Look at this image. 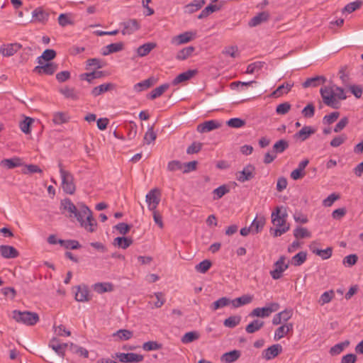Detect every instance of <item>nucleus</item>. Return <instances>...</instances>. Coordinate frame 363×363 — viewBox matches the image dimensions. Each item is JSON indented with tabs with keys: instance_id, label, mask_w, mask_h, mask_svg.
I'll return each instance as SVG.
<instances>
[{
	"instance_id": "nucleus-45",
	"label": "nucleus",
	"mask_w": 363,
	"mask_h": 363,
	"mask_svg": "<svg viewBox=\"0 0 363 363\" xmlns=\"http://www.w3.org/2000/svg\"><path fill=\"white\" fill-rule=\"evenodd\" d=\"M199 338V334L196 331H191L186 333L181 339V341L184 344L191 343Z\"/></svg>"
},
{
	"instance_id": "nucleus-27",
	"label": "nucleus",
	"mask_w": 363,
	"mask_h": 363,
	"mask_svg": "<svg viewBox=\"0 0 363 363\" xmlns=\"http://www.w3.org/2000/svg\"><path fill=\"white\" fill-rule=\"evenodd\" d=\"M269 18V14L267 11H262L257 13L249 22V26L250 27H255L260 23L267 21Z\"/></svg>"
},
{
	"instance_id": "nucleus-49",
	"label": "nucleus",
	"mask_w": 363,
	"mask_h": 363,
	"mask_svg": "<svg viewBox=\"0 0 363 363\" xmlns=\"http://www.w3.org/2000/svg\"><path fill=\"white\" fill-rule=\"evenodd\" d=\"M150 297H155L157 299V301L154 303L152 308H161L166 301L164 294L160 291L154 293L152 295H150Z\"/></svg>"
},
{
	"instance_id": "nucleus-30",
	"label": "nucleus",
	"mask_w": 363,
	"mask_h": 363,
	"mask_svg": "<svg viewBox=\"0 0 363 363\" xmlns=\"http://www.w3.org/2000/svg\"><path fill=\"white\" fill-rule=\"evenodd\" d=\"M92 288L96 292L103 294L112 291L113 290V285L110 282H98L94 284Z\"/></svg>"
},
{
	"instance_id": "nucleus-36",
	"label": "nucleus",
	"mask_w": 363,
	"mask_h": 363,
	"mask_svg": "<svg viewBox=\"0 0 363 363\" xmlns=\"http://www.w3.org/2000/svg\"><path fill=\"white\" fill-rule=\"evenodd\" d=\"M294 86V83L286 82L279 86L276 90H274L272 95L275 97H279L283 94H287L291 88Z\"/></svg>"
},
{
	"instance_id": "nucleus-39",
	"label": "nucleus",
	"mask_w": 363,
	"mask_h": 363,
	"mask_svg": "<svg viewBox=\"0 0 363 363\" xmlns=\"http://www.w3.org/2000/svg\"><path fill=\"white\" fill-rule=\"evenodd\" d=\"M169 87L168 84H163L155 89H152L149 94L148 98L150 99H155L160 96Z\"/></svg>"
},
{
	"instance_id": "nucleus-62",
	"label": "nucleus",
	"mask_w": 363,
	"mask_h": 363,
	"mask_svg": "<svg viewBox=\"0 0 363 363\" xmlns=\"http://www.w3.org/2000/svg\"><path fill=\"white\" fill-rule=\"evenodd\" d=\"M226 124L230 128H242V126H244L245 124V122L244 120H242L240 118H230V120H228L226 122Z\"/></svg>"
},
{
	"instance_id": "nucleus-56",
	"label": "nucleus",
	"mask_w": 363,
	"mask_h": 363,
	"mask_svg": "<svg viewBox=\"0 0 363 363\" xmlns=\"http://www.w3.org/2000/svg\"><path fill=\"white\" fill-rule=\"evenodd\" d=\"M347 135L345 134H341L335 136L330 141V145L333 147H337L345 143L347 140Z\"/></svg>"
},
{
	"instance_id": "nucleus-32",
	"label": "nucleus",
	"mask_w": 363,
	"mask_h": 363,
	"mask_svg": "<svg viewBox=\"0 0 363 363\" xmlns=\"http://www.w3.org/2000/svg\"><path fill=\"white\" fill-rule=\"evenodd\" d=\"M55 56L56 52L54 50L47 49L37 58V62L39 65H41L43 62H51L50 61L53 60Z\"/></svg>"
},
{
	"instance_id": "nucleus-41",
	"label": "nucleus",
	"mask_w": 363,
	"mask_h": 363,
	"mask_svg": "<svg viewBox=\"0 0 363 363\" xmlns=\"http://www.w3.org/2000/svg\"><path fill=\"white\" fill-rule=\"evenodd\" d=\"M194 51V48L193 46L184 48L177 53L176 58L179 60H184L190 57Z\"/></svg>"
},
{
	"instance_id": "nucleus-21",
	"label": "nucleus",
	"mask_w": 363,
	"mask_h": 363,
	"mask_svg": "<svg viewBox=\"0 0 363 363\" xmlns=\"http://www.w3.org/2000/svg\"><path fill=\"white\" fill-rule=\"evenodd\" d=\"M49 347H51L57 354V355L61 357H64L67 344L61 343L56 338H53L50 340Z\"/></svg>"
},
{
	"instance_id": "nucleus-10",
	"label": "nucleus",
	"mask_w": 363,
	"mask_h": 363,
	"mask_svg": "<svg viewBox=\"0 0 363 363\" xmlns=\"http://www.w3.org/2000/svg\"><path fill=\"white\" fill-rule=\"evenodd\" d=\"M121 33L123 35H129L140 28V24L136 19H129L120 23Z\"/></svg>"
},
{
	"instance_id": "nucleus-12",
	"label": "nucleus",
	"mask_w": 363,
	"mask_h": 363,
	"mask_svg": "<svg viewBox=\"0 0 363 363\" xmlns=\"http://www.w3.org/2000/svg\"><path fill=\"white\" fill-rule=\"evenodd\" d=\"M58 66L54 62H43L41 65H37L34 68V72L38 74L52 75L57 69Z\"/></svg>"
},
{
	"instance_id": "nucleus-15",
	"label": "nucleus",
	"mask_w": 363,
	"mask_h": 363,
	"mask_svg": "<svg viewBox=\"0 0 363 363\" xmlns=\"http://www.w3.org/2000/svg\"><path fill=\"white\" fill-rule=\"evenodd\" d=\"M309 161L308 159L301 160L298 167L291 172L290 177L293 180H298L303 177L306 174L305 169L308 164Z\"/></svg>"
},
{
	"instance_id": "nucleus-63",
	"label": "nucleus",
	"mask_w": 363,
	"mask_h": 363,
	"mask_svg": "<svg viewBox=\"0 0 363 363\" xmlns=\"http://www.w3.org/2000/svg\"><path fill=\"white\" fill-rule=\"evenodd\" d=\"M340 116V113L338 111H334L330 113L328 115H325L323 118V123L325 125H330L333 123Z\"/></svg>"
},
{
	"instance_id": "nucleus-53",
	"label": "nucleus",
	"mask_w": 363,
	"mask_h": 363,
	"mask_svg": "<svg viewBox=\"0 0 363 363\" xmlns=\"http://www.w3.org/2000/svg\"><path fill=\"white\" fill-rule=\"evenodd\" d=\"M69 120V116L67 114L63 112H57L53 116V122L57 125H60L67 122Z\"/></svg>"
},
{
	"instance_id": "nucleus-33",
	"label": "nucleus",
	"mask_w": 363,
	"mask_h": 363,
	"mask_svg": "<svg viewBox=\"0 0 363 363\" xmlns=\"http://www.w3.org/2000/svg\"><path fill=\"white\" fill-rule=\"evenodd\" d=\"M123 49V43L121 42L111 43L103 48V55H108L111 53L117 52Z\"/></svg>"
},
{
	"instance_id": "nucleus-37",
	"label": "nucleus",
	"mask_w": 363,
	"mask_h": 363,
	"mask_svg": "<svg viewBox=\"0 0 363 363\" xmlns=\"http://www.w3.org/2000/svg\"><path fill=\"white\" fill-rule=\"evenodd\" d=\"M154 83V79L153 78H148L145 80H143L142 82H140L138 83H136L133 86V90L135 92H141L149 87H150Z\"/></svg>"
},
{
	"instance_id": "nucleus-61",
	"label": "nucleus",
	"mask_w": 363,
	"mask_h": 363,
	"mask_svg": "<svg viewBox=\"0 0 363 363\" xmlns=\"http://www.w3.org/2000/svg\"><path fill=\"white\" fill-rule=\"evenodd\" d=\"M362 4V3L361 1H354L350 2L344 7V9H342V13L347 12L348 13H350L354 11L355 10L358 9L361 6Z\"/></svg>"
},
{
	"instance_id": "nucleus-4",
	"label": "nucleus",
	"mask_w": 363,
	"mask_h": 363,
	"mask_svg": "<svg viewBox=\"0 0 363 363\" xmlns=\"http://www.w3.org/2000/svg\"><path fill=\"white\" fill-rule=\"evenodd\" d=\"M59 172L61 178V187L63 191L72 195L76 191V184L74 175L71 172L65 169L61 162H58Z\"/></svg>"
},
{
	"instance_id": "nucleus-57",
	"label": "nucleus",
	"mask_w": 363,
	"mask_h": 363,
	"mask_svg": "<svg viewBox=\"0 0 363 363\" xmlns=\"http://www.w3.org/2000/svg\"><path fill=\"white\" fill-rule=\"evenodd\" d=\"M167 169L169 172L182 171L183 169V163L179 160H172L167 164Z\"/></svg>"
},
{
	"instance_id": "nucleus-5",
	"label": "nucleus",
	"mask_w": 363,
	"mask_h": 363,
	"mask_svg": "<svg viewBox=\"0 0 363 363\" xmlns=\"http://www.w3.org/2000/svg\"><path fill=\"white\" fill-rule=\"evenodd\" d=\"M11 318L16 323L28 326L34 325L39 321V315L37 313L28 311L14 310L12 311Z\"/></svg>"
},
{
	"instance_id": "nucleus-47",
	"label": "nucleus",
	"mask_w": 363,
	"mask_h": 363,
	"mask_svg": "<svg viewBox=\"0 0 363 363\" xmlns=\"http://www.w3.org/2000/svg\"><path fill=\"white\" fill-rule=\"evenodd\" d=\"M241 321V317L240 315H232L226 318L223 325L229 328H233L240 324Z\"/></svg>"
},
{
	"instance_id": "nucleus-43",
	"label": "nucleus",
	"mask_w": 363,
	"mask_h": 363,
	"mask_svg": "<svg viewBox=\"0 0 363 363\" xmlns=\"http://www.w3.org/2000/svg\"><path fill=\"white\" fill-rule=\"evenodd\" d=\"M349 345L348 341L339 342L330 349V354L332 356H336L340 354Z\"/></svg>"
},
{
	"instance_id": "nucleus-11",
	"label": "nucleus",
	"mask_w": 363,
	"mask_h": 363,
	"mask_svg": "<svg viewBox=\"0 0 363 363\" xmlns=\"http://www.w3.org/2000/svg\"><path fill=\"white\" fill-rule=\"evenodd\" d=\"M255 174V167L252 164L246 165L242 171L236 173V179L240 182L251 180Z\"/></svg>"
},
{
	"instance_id": "nucleus-58",
	"label": "nucleus",
	"mask_w": 363,
	"mask_h": 363,
	"mask_svg": "<svg viewBox=\"0 0 363 363\" xmlns=\"http://www.w3.org/2000/svg\"><path fill=\"white\" fill-rule=\"evenodd\" d=\"M60 244L66 249L75 250L80 247L79 242L75 240H62L60 241Z\"/></svg>"
},
{
	"instance_id": "nucleus-51",
	"label": "nucleus",
	"mask_w": 363,
	"mask_h": 363,
	"mask_svg": "<svg viewBox=\"0 0 363 363\" xmlns=\"http://www.w3.org/2000/svg\"><path fill=\"white\" fill-rule=\"evenodd\" d=\"M157 138V135L154 131L153 126H149L144 136V140L146 144L149 145L153 143Z\"/></svg>"
},
{
	"instance_id": "nucleus-55",
	"label": "nucleus",
	"mask_w": 363,
	"mask_h": 363,
	"mask_svg": "<svg viewBox=\"0 0 363 363\" xmlns=\"http://www.w3.org/2000/svg\"><path fill=\"white\" fill-rule=\"evenodd\" d=\"M102 76V72H92L90 73H84L80 75V79L82 80H86L88 82L91 83L94 79L100 78Z\"/></svg>"
},
{
	"instance_id": "nucleus-28",
	"label": "nucleus",
	"mask_w": 363,
	"mask_h": 363,
	"mask_svg": "<svg viewBox=\"0 0 363 363\" xmlns=\"http://www.w3.org/2000/svg\"><path fill=\"white\" fill-rule=\"evenodd\" d=\"M206 4L205 0H194L184 6L186 13H193L199 10Z\"/></svg>"
},
{
	"instance_id": "nucleus-19",
	"label": "nucleus",
	"mask_w": 363,
	"mask_h": 363,
	"mask_svg": "<svg viewBox=\"0 0 363 363\" xmlns=\"http://www.w3.org/2000/svg\"><path fill=\"white\" fill-rule=\"evenodd\" d=\"M0 255L4 258L11 259L17 257L18 252L13 246L2 245H0Z\"/></svg>"
},
{
	"instance_id": "nucleus-18",
	"label": "nucleus",
	"mask_w": 363,
	"mask_h": 363,
	"mask_svg": "<svg viewBox=\"0 0 363 363\" xmlns=\"http://www.w3.org/2000/svg\"><path fill=\"white\" fill-rule=\"evenodd\" d=\"M294 325L292 323H288L280 325L275 330L274 340H279L285 337L289 332L293 330Z\"/></svg>"
},
{
	"instance_id": "nucleus-60",
	"label": "nucleus",
	"mask_w": 363,
	"mask_h": 363,
	"mask_svg": "<svg viewBox=\"0 0 363 363\" xmlns=\"http://www.w3.org/2000/svg\"><path fill=\"white\" fill-rule=\"evenodd\" d=\"M294 235L296 238H309L311 233L306 228L297 227L294 231Z\"/></svg>"
},
{
	"instance_id": "nucleus-46",
	"label": "nucleus",
	"mask_w": 363,
	"mask_h": 363,
	"mask_svg": "<svg viewBox=\"0 0 363 363\" xmlns=\"http://www.w3.org/2000/svg\"><path fill=\"white\" fill-rule=\"evenodd\" d=\"M230 191V188L225 185H221L213 191V199L218 200Z\"/></svg>"
},
{
	"instance_id": "nucleus-9",
	"label": "nucleus",
	"mask_w": 363,
	"mask_h": 363,
	"mask_svg": "<svg viewBox=\"0 0 363 363\" xmlns=\"http://www.w3.org/2000/svg\"><path fill=\"white\" fill-rule=\"evenodd\" d=\"M160 191L157 189H152L146 194L145 201L150 211L156 210L160 201Z\"/></svg>"
},
{
	"instance_id": "nucleus-22",
	"label": "nucleus",
	"mask_w": 363,
	"mask_h": 363,
	"mask_svg": "<svg viewBox=\"0 0 363 363\" xmlns=\"http://www.w3.org/2000/svg\"><path fill=\"white\" fill-rule=\"evenodd\" d=\"M32 18L34 21L45 23L49 18V13L42 8L38 7L33 11Z\"/></svg>"
},
{
	"instance_id": "nucleus-24",
	"label": "nucleus",
	"mask_w": 363,
	"mask_h": 363,
	"mask_svg": "<svg viewBox=\"0 0 363 363\" xmlns=\"http://www.w3.org/2000/svg\"><path fill=\"white\" fill-rule=\"evenodd\" d=\"M197 71L196 69H189L186 72H184L179 74H178L172 81L173 85H177L179 83L183 82H186L193 77Z\"/></svg>"
},
{
	"instance_id": "nucleus-59",
	"label": "nucleus",
	"mask_w": 363,
	"mask_h": 363,
	"mask_svg": "<svg viewBox=\"0 0 363 363\" xmlns=\"http://www.w3.org/2000/svg\"><path fill=\"white\" fill-rule=\"evenodd\" d=\"M211 266V261L208 259H204L202 262H199L198 264H196L195 269L197 272L204 274L210 269Z\"/></svg>"
},
{
	"instance_id": "nucleus-40",
	"label": "nucleus",
	"mask_w": 363,
	"mask_h": 363,
	"mask_svg": "<svg viewBox=\"0 0 363 363\" xmlns=\"http://www.w3.org/2000/svg\"><path fill=\"white\" fill-rule=\"evenodd\" d=\"M264 325V322L259 320H254L250 323L245 328L247 333H254L260 330Z\"/></svg>"
},
{
	"instance_id": "nucleus-16",
	"label": "nucleus",
	"mask_w": 363,
	"mask_h": 363,
	"mask_svg": "<svg viewBox=\"0 0 363 363\" xmlns=\"http://www.w3.org/2000/svg\"><path fill=\"white\" fill-rule=\"evenodd\" d=\"M21 48V45L17 43L5 44L0 47V53L4 57H11L16 53Z\"/></svg>"
},
{
	"instance_id": "nucleus-13",
	"label": "nucleus",
	"mask_w": 363,
	"mask_h": 363,
	"mask_svg": "<svg viewBox=\"0 0 363 363\" xmlns=\"http://www.w3.org/2000/svg\"><path fill=\"white\" fill-rule=\"evenodd\" d=\"M282 350L280 344H274L262 352V357L266 361H269L281 353Z\"/></svg>"
},
{
	"instance_id": "nucleus-3",
	"label": "nucleus",
	"mask_w": 363,
	"mask_h": 363,
	"mask_svg": "<svg viewBox=\"0 0 363 363\" xmlns=\"http://www.w3.org/2000/svg\"><path fill=\"white\" fill-rule=\"evenodd\" d=\"M287 216L286 208L283 206H277L272 211V223L276 227L272 233L274 237H279L289 230L290 225L286 223Z\"/></svg>"
},
{
	"instance_id": "nucleus-35",
	"label": "nucleus",
	"mask_w": 363,
	"mask_h": 363,
	"mask_svg": "<svg viewBox=\"0 0 363 363\" xmlns=\"http://www.w3.org/2000/svg\"><path fill=\"white\" fill-rule=\"evenodd\" d=\"M155 43H147L138 48L136 52L139 57H145L148 55L152 50L156 48Z\"/></svg>"
},
{
	"instance_id": "nucleus-44",
	"label": "nucleus",
	"mask_w": 363,
	"mask_h": 363,
	"mask_svg": "<svg viewBox=\"0 0 363 363\" xmlns=\"http://www.w3.org/2000/svg\"><path fill=\"white\" fill-rule=\"evenodd\" d=\"M231 304V300L227 297H222L214 301L211 308L213 311H216Z\"/></svg>"
},
{
	"instance_id": "nucleus-34",
	"label": "nucleus",
	"mask_w": 363,
	"mask_h": 363,
	"mask_svg": "<svg viewBox=\"0 0 363 363\" xmlns=\"http://www.w3.org/2000/svg\"><path fill=\"white\" fill-rule=\"evenodd\" d=\"M240 357V352L239 350H234L224 353L221 356V361L225 363H232L235 362Z\"/></svg>"
},
{
	"instance_id": "nucleus-50",
	"label": "nucleus",
	"mask_w": 363,
	"mask_h": 363,
	"mask_svg": "<svg viewBox=\"0 0 363 363\" xmlns=\"http://www.w3.org/2000/svg\"><path fill=\"white\" fill-rule=\"evenodd\" d=\"M313 252L315 253L316 255L320 257L323 259H329L333 254V249L332 247H327L325 250H320L316 249L313 250Z\"/></svg>"
},
{
	"instance_id": "nucleus-6",
	"label": "nucleus",
	"mask_w": 363,
	"mask_h": 363,
	"mask_svg": "<svg viewBox=\"0 0 363 363\" xmlns=\"http://www.w3.org/2000/svg\"><path fill=\"white\" fill-rule=\"evenodd\" d=\"M280 308L279 303L277 302H270L263 307H257L254 308L250 313L252 318H267L272 313L277 312Z\"/></svg>"
},
{
	"instance_id": "nucleus-14",
	"label": "nucleus",
	"mask_w": 363,
	"mask_h": 363,
	"mask_svg": "<svg viewBox=\"0 0 363 363\" xmlns=\"http://www.w3.org/2000/svg\"><path fill=\"white\" fill-rule=\"evenodd\" d=\"M117 357L121 362L123 363L140 362L144 359L143 355L133 352L119 353Z\"/></svg>"
},
{
	"instance_id": "nucleus-1",
	"label": "nucleus",
	"mask_w": 363,
	"mask_h": 363,
	"mask_svg": "<svg viewBox=\"0 0 363 363\" xmlns=\"http://www.w3.org/2000/svg\"><path fill=\"white\" fill-rule=\"evenodd\" d=\"M61 206L69 213L70 216H74L86 231L93 233L96 230L97 223L88 206L82 203H78L76 206L69 199L62 201Z\"/></svg>"
},
{
	"instance_id": "nucleus-25",
	"label": "nucleus",
	"mask_w": 363,
	"mask_h": 363,
	"mask_svg": "<svg viewBox=\"0 0 363 363\" xmlns=\"http://www.w3.org/2000/svg\"><path fill=\"white\" fill-rule=\"evenodd\" d=\"M0 164L7 169H13L23 164L22 160L18 157L2 160Z\"/></svg>"
},
{
	"instance_id": "nucleus-48",
	"label": "nucleus",
	"mask_w": 363,
	"mask_h": 363,
	"mask_svg": "<svg viewBox=\"0 0 363 363\" xmlns=\"http://www.w3.org/2000/svg\"><path fill=\"white\" fill-rule=\"evenodd\" d=\"M113 337H116L120 340H128L133 337V332L129 330L120 329L113 334Z\"/></svg>"
},
{
	"instance_id": "nucleus-20",
	"label": "nucleus",
	"mask_w": 363,
	"mask_h": 363,
	"mask_svg": "<svg viewBox=\"0 0 363 363\" xmlns=\"http://www.w3.org/2000/svg\"><path fill=\"white\" fill-rule=\"evenodd\" d=\"M266 222V218L264 216H257L250 224L252 233L257 234L262 231Z\"/></svg>"
},
{
	"instance_id": "nucleus-2",
	"label": "nucleus",
	"mask_w": 363,
	"mask_h": 363,
	"mask_svg": "<svg viewBox=\"0 0 363 363\" xmlns=\"http://www.w3.org/2000/svg\"><path fill=\"white\" fill-rule=\"evenodd\" d=\"M323 103L333 108H338L340 101L347 97L345 89L335 84L325 85L320 90Z\"/></svg>"
},
{
	"instance_id": "nucleus-64",
	"label": "nucleus",
	"mask_w": 363,
	"mask_h": 363,
	"mask_svg": "<svg viewBox=\"0 0 363 363\" xmlns=\"http://www.w3.org/2000/svg\"><path fill=\"white\" fill-rule=\"evenodd\" d=\"M334 296L333 291H328L323 293L320 297L319 303L320 305H324L331 301Z\"/></svg>"
},
{
	"instance_id": "nucleus-29",
	"label": "nucleus",
	"mask_w": 363,
	"mask_h": 363,
	"mask_svg": "<svg viewBox=\"0 0 363 363\" xmlns=\"http://www.w3.org/2000/svg\"><path fill=\"white\" fill-rule=\"evenodd\" d=\"M115 88V85L112 83H105L102 84L99 86L94 87L91 90V95L94 96H98L109 90L113 89Z\"/></svg>"
},
{
	"instance_id": "nucleus-7",
	"label": "nucleus",
	"mask_w": 363,
	"mask_h": 363,
	"mask_svg": "<svg viewBox=\"0 0 363 363\" xmlns=\"http://www.w3.org/2000/svg\"><path fill=\"white\" fill-rule=\"evenodd\" d=\"M289 268V263L286 262V258L284 256H280L277 262L274 264V269L270 271L269 274L274 280L279 279L282 277L284 272Z\"/></svg>"
},
{
	"instance_id": "nucleus-52",
	"label": "nucleus",
	"mask_w": 363,
	"mask_h": 363,
	"mask_svg": "<svg viewBox=\"0 0 363 363\" xmlns=\"http://www.w3.org/2000/svg\"><path fill=\"white\" fill-rule=\"evenodd\" d=\"M145 351H155L162 348V345L158 343L157 341H148L143 343L142 346Z\"/></svg>"
},
{
	"instance_id": "nucleus-23",
	"label": "nucleus",
	"mask_w": 363,
	"mask_h": 363,
	"mask_svg": "<svg viewBox=\"0 0 363 363\" xmlns=\"http://www.w3.org/2000/svg\"><path fill=\"white\" fill-rule=\"evenodd\" d=\"M315 132V130L313 127L305 125L299 131L295 133L294 138L300 140L301 141H305Z\"/></svg>"
},
{
	"instance_id": "nucleus-54",
	"label": "nucleus",
	"mask_w": 363,
	"mask_h": 363,
	"mask_svg": "<svg viewBox=\"0 0 363 363\" xmlns=\"http://www.w3.org/2000/svg\"><path fill=\"white\" fill-rule=\"evenodd\" d=\"M33 122V119L30 117H26L25 119L21 121L19 124L20 129L25 134H28L30 133V126L31 123Z\"/></svg>"
},
{
	"instance_id": "nucleus-38",
	"label": "nucleus",
	"mask_w": 363,
	"mask_h": 363,
	"mask_svg": "<svg viewBox=\"0 0 363 363\" xmlns=\"http://www.w3.org/2000/svg\"><path fill=\"white\" fill-rule=\"evenodd\" d=\"M307 258V253L304 251H301L291 257V264L294 266L298 267L303 264Z\"/></svg>"
},
{
	"instance_id": "nucleus-42",
	"label": "nucleus",
	"mask_w": 363,
	"mask_h": 363,
	"mask_svg": "<svg viewBox=\"0 0 363 363\" xmlns=\"http://www.w3.org/2000/svg\"><path fill=\"white\" fill-rule=\"evenodd\" d=\"M133 243V240L127 237H118L114 239V245L122 249L128 248Z\"/></svg>"
},
{
	"instance_id": "nucleus-17",
	"label": "nucleus",
	"mask_w": 363,
	"mask_h": 363,
	"mask_svg": "<svg viewBox=\"0 0 363 363\" xmlns=\"http://www.w3.org/2000/svg\"><path fill=\"white\" fill-rule=\"evenodd\" d=\"M221 126V123L216 120H210L199 124L197 126L198 132L201 133L210 132Z\"/></svg>"
},
{
	"instance_id": "nucleus-31",
	"label": "nucleus",
	"mask_w": 363,
	"mask_h": 363,
	"mask_svg": "<svg viewBox=\"0 0 363 363\" xmlns=\"http://www.w3.org/2000/svg\"><path fill=\"white\" fill-rule=\"evenodd\" d=\"M75 299L79 302H85L89 300V290L86 286H77Z\"/></svg>"
},
{
	"instance_id": "nucleus-8",
	"label": "nucleus",
	"mask_w": 363,
	"mask_h": 363,
	"mask_svg": "<svg viewBox=\"0 0 363 363\" xmlns=\"http://www.w3.org/2000/svg\"><path fill=\"white\" fill-rule=\"evenodd\" d=\"M196 37L197 32L196 30H188L173 36L171 39V43L173 45L179 46L194 40Z\"/></svg>"
},
{
	"instance_id": "nucleus-26",
	"label": "nucleus",
	"mask_w": 363,
	"mask_h": 363,
	"mask_svg": "<svg viewBox=\"0 0 363 363\" xmlns=\"http://www.w3.org/2000/svg\"><path fill=\"white\" fill-rule=\"evenodd\" d=\"M253 300V296L245 294L240 297L231 300V305L233 308H237L242 306L250 303Z\"/></svg>"
}]
</instances>
